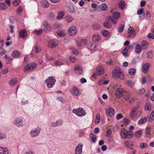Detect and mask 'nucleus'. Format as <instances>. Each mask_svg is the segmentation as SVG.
I'll return each mask as SVG.
<instances>
[{"label":"nucleus","mask_w":154,"mask_h":154,"mask_svg":"<svg viewBox=\"0 0 154 154\" xmlns=\"http://www.w3.org/2000/svg\"><path fill=\"white\" fill-rule=\"evenodd\" d=\"M116 22V21L112 20L111 16H108L106 18V21L103 23V25L106 28L109 29L112 27V24H115Z\"/></svg>","instance_id":"f257e3e1"},{"label":"nucleus","mask_w":154,"mask_h":154,"mask_svg":"<svg viewBox=\"0 0 154 154\" xmlns=\"http://www.w3.org/2000/svg\"><path fill=\"white\" fill-rule=\"evenodd\" d=\"M56 80L53 76L49 77L45 81L47 84V85L49 88H51L55 85Z\"/></svg>","instance_id":"f03ea898"},{"label":"nucleus","mask_w":154,"mask_h":154,"mask_svg":"<svg viewBox=\"0 0 154 154\" xmlns=\"http://www.w3.org/2000/svg\"><path fill=\"white\" fill-rule=\"evenodd\" d=\"M41 131V128L38 127L32 129L30 132L31 136L33 138L38 137Z\"/></svg>","instance_id":"7ed1b4c3"},{"label":"nucleus","mask_w":154,"mask_h":154,"mask_svg":"<svg viewBox=\"0 0 154 154\" xmlns=\"http://www.w3.org/2000/svg\"><path fill=\"white\" fill-rule=\"evenodd\" d=\"M24 121L23 118L19 117L15 119L14 123L17 127H20L23 126Z\"/></svg>","instance_id":"20e7f679"},{"label":"nucleus","mask_w":154,"mask_h":154,"mask_svg":"<svg viewBox=\"0 0 154 154\" xmlns=\"http://www.w3.org/2000/svg\"><path fill=\"white\" fill-rule=\"evenodd\" d=\"M59 42L57 39H53L49 42L48 46L50 48H53L57 46Z\"/></svg>","instance_id":"39448f33"},{"label":"nucleus","mask_w":154,"mask_h":154,"mask_svg":"<svg viewBox=\"0 0 154 154\" xmlns=\"http://www.w3.org/2000/svg\"><path fill=\"white\" fill-rule=\"evenodd\" d=\"M138 108L133 107L131 110L130 117L132 119H133L137 116Z\"/></svg>","instance_id":"423d86ee"},{"label":"nucleus","mask_w":154,"mask_h":154,"mask_svg":"<svg viewBox=\"0 0 154 154\" xmlns=\"http://www.w3.org/2000/svg\"><path fill=\"white\" fill-rule=\"evenodd\" d=\"M120 135L123 139H128V131L126 129L123 128L121 129L120 132Z\"/></svg>","instance_id":"0eeeda50"},{"label":"nucleus","mask_w":154,"mask_h":154,"mask_svg":"<svg viewBox=\"0 0 154 154\" xmlns=\"http://www.w3.org/2000/svg\"><path fill=\"white\" fill-rule=\"evenodd\" d=\"M36 66V64L35 63H31L30 65L28 64L27 65L25 66L24 71L28 72L30 70L35 68Z\"/></svg>","instance_id":"6e6552de"},{"label":"nucleus","mask_w":154,"mask_h":154,"mask_svg":"<svg viewBox=\"0 0 154 154\" xmlns=\"http://www.w3.org/2000/svg\"><path fill=\"white\" fill-rule=\"evenodd\" d=\"M19 36L20 37L24 38L27 36V32L25 29L20 30L19 32Z\"/></svg>","instance_id":"1a4fd4ad"},{"label":"nucleus","mask_w":154,"mask_h":154,"mask_svg":"<svg viewBox=\"0 0 154 154\" xmlns=\"http://www.w3.org/2000/svg\"><path fill=\"white\" fill-rule=\"evenodd\" d=\"M69 34L71 36L75 35L77 32L76 28L74 26H71L68 29Z\"/></svg>","instance_id":"9d476101"},{"label":"nucleus","mask_w":154,"mask_h":154,"mask_svg":"<svg viewBox=\"0 0 154 154\" xmlns=\"http://www.w3.org/2000/svg\"><path fill=\"white\" fill-rule=\"evenodd\" d=\"M124 91L121 88H118L115 92V95L118 98H120L122 96Z\"/></svg>","instance_id":"9b49d317"},{"label":"nucleus","mask_w":154,"mask_h":154,"mask_svg":"<svg viewBox=\"0 0 154 154\" xmlns=\"http://www.w3.org/2000/svg\"><path fill=\"white\" fill-rule=\"evenodd\" d=\"M112 15L111 18L112 20H114L115 21H116V24L118 22V20L120 17V14L119 12L116 11Z\"/></svg>","instance_id":"f8f14e48"},{"label":"nucleus","mask_w":154,"mask_h":154,"mask_svg":"<svg viewBox=\"0 0 154 154\" xmlns=\"http://www.w3.org/2000/svg\"><path fill=\"white\" fill-rule=\"evenodd\" d=\"M128 37H131L134 36L135 34V32L133 27L130 26L128 29Z\"/></svg>","instance_id":"ddd939ff"},{"label":"nucleus","mask_w":154,"mask_h":154,"mask_svg":"<svg viewBox=\"0 0 154 154\" xmlns=\"http://www.w3.org/2000/svg\"><path fill=\"white\" fill-rule=\"evenodd\" d=\"M106 113L107 116L112 117L114 115L115 111L112 108L109 107L106 110Z\"/></svg>","instance_id":"4468645a"},{"label":"nucleus","mask_w":154,"mask_h":154,"mask_svg":"<svg viewBox=\"0 0 154 154\" xmlns=\"http://www.w3.org/2000/svg\"><path fill=\"white\" fill-rule=\"evenodd\" d=\"M67 62L65 60H56L54 62V63L56 66H59L64 64V63L67 64Z\"/></svg>","instance_id":"2eb2a0df"},{"label":"nucleus","mask_w":154,"mask_h":154,"mask_svg":"<svg viewBox=\"0 0 154 154\" xmlns=\"http://www.w3.org/2000/svg\"><path fill=\"white\" fill-rule=\"evenodd\" d=\"M86 114L85 110L82 108H79L78 109V116L82 117Z\"/></svg>","instance_id":"dca6fc26"},{"label":"nucleus","mask_w":154,"mask_h":154,"mask_svg":"<svg viewBox=\"0 0 154 154\" xmlns=\"http://www.w3.org/2000/svg\"><path fill=\"white\" fill-rule=\"evenodd\" d=\"M45 30L46 32H49L51 30V26L49 24L48 22L47 21H45L43 24Z\"/></svg>","instance_id":"f3484780"},{"label":"nucleus","mask_w":154,"mask_h":154,"mask_svg":"<svg viewBox=\"0 0 154 154\" xmlns=\"http://www.w3.org/2000/svg\"><path fill=\"white\" fill-rule=\"evenodd\" d=\"M63 121L61 119H58L55 122H52L51 125L52 126L56 127L58 126H61L63 124Z\"/></svg>","instance_id":"a211bd4d"},{"label":"nucleus","mask_w":154,"mask_h":154,"mask_svg":"<svg viewBox=\"0 0 154 154\" xmlns=\"http://www.w3.org/2000/svg\"><path fill=\"white\" fill-rule=\"evenodd\" d=\"M12 57L15 58H19L21 55L20 52L17 50L14 51L12 54Z\"/></svg>","instance_id":"6ab92c4d"},{"label":"nucleus","mask_w":154,"mask_h":154,"mask_svg":"<svg viewBox=\"0 0 154 154\" xmlns=\"http://www.w3.org/2000/svg\"><path fill=\"white\" fill-rule=\"evenodd\" d=\"M87 43V41L85 39H82L78 42V48L80 47L82 45H85Z\"/></svg>","instance_id":"aec40b11"},{"label":"nucleus","mask_w":154,"mask_h":154,"mask_svg":"<svg viewBox=\"0 0 154 154\" xmlns=\"http://www.w3.org/2000/svg\"><path fill=\"white\" fill-rule=\"evenodd\" d=\"M140 45H141L142 48L146 49L148 47L149 45L146 41L143 40L141 44Z\"/></svg>","instance_id":"412c9836"},{"label":"nucleus","mask_w":154,"mask_h":154,"mask_svg":"<svg viewBox=\"0 0 154 154\" xmlns=\"http://www.w3.org/2000/svg\"><path fill=\"white\" fill-rule=\"evenodd\" d=\"M131 46H128L125 47L122 51V53L125 56H128V50L131 48Z\"/></svg>","instance_id":"4be33fe9"},{"label":"nucleus","mask_w":154,"mask_h":154,"mask_svg":"<svg viewBox=\"0 0 154 154\" xmlns=\"http://www.w3.org/2000/svg\"><path fill=\"white\" fill-rule=\"evenodd\" d=\"M0 154H9L8 149L0 147Z\"/></svg>","instance_id":"5701e85b"},{"label":"nucleus","mask_w":154,"mask_h":154,"mask_svg":"<svg viewBox=\"0 0 154 154\" xmlns=\"http://www.w3.org/2000/svg\"><path fill=\"white\" fill-rule=\"evenodd\" d=\"M92 39L94 42L99 41L100 40V35L98 34H94L92 37Z\"/></svg>","instance_id":"b1692460"},{"label":"nucleus","mask_w":154,"mask_h":154,"mask_svg":"<svg viewBox=\"0 0 154 154\" xmlns=\"http://www.w3.org/2000/svg\"><path fill=\"white\" fill-rule=\"evenodd\" d=\"M41 4L43 7L45 8H47L49 6V4L46 0H41Z\"/></svg>","instance_id":"393cba45"},{"label":"nucleus","mask_w":154,"mask_h":154,"mask_svg":"<svg viewBox=\"0 0 154 154\" xmlns=\"http://www.w3.org/2000/svg\"><path fill=\"white\" fill-rule=\"evenodd\" d=\"M96 72L98 75H100L103 74L104 72V71L103 67L100 66L98 67L97 69Z\"/></svg>","instance_id":"a878e982"},{"label":"nucleus","mask_w":154,"mask_h":154,"mask_svg":"<svg viewBox=\"0 0 154 154\" xmlns=\"http://www.w3.org/2000/svg\"><path fill=\"white\" fill-rule=\"evenodd\" d=\"M131 95L130 93L128 92H126L125 94L124 95V98L125 100L127 101H129L131 102V101L130 100L131 99Z\"/></svg>","instance_id":"bb28decb"},{"label":"nucleus","mask_w":154,"mask_h":154,"mask_svg":"<svg viewBox=\"0 0 154 154\" xmlns=\"http://www.w3.org/2000/svg\"><path fill=\"white\" fill-rule=\"evenodd\" d=\"M100 25L97 23H94L92 25V29L95 30H98L100 28Z\"/></svg>","instance_id":"cd10ccee"},{"label":"nucleus","mask_w":154,"mask_h":154,"mask_svg":"<svg viewBox=\"0 0 154 154\" xmlns=\"http://www.w3.org/2000/svg\"><path fill=\"white\" fill-rule=\"evenodd\" d=\"M142 131L141 130H139L138 131H136L134 134V136L138 138L142 136Z\"/></svg>","instance_id":"c85d7f7f"},{"label":"nucleus","mask_w":154,"mask_h":154,"mask_svg":"<svg viewBox=\"0 0 154 154\" xmlns=\"http://www.w3.org/2000/svg\"><path fill=\"white\" fill-rule=\"evenodd\" d=\"M66 9L69 12L71 13H74L75 11L73 6L72 5H70L67 6Z\"/></svg>","instance_id":"c756f323"},{"label":"nucleus","mask_w":154,"mask_h":154,"mask_svg":"<svg viewBox=\"0 0 154 154\" xmlns=\"http://www.w3.org/2000/svg\"><path fill=\"white\" fill-rule=\"evenodd\" d=\"M125 6V3L124 1H121L118 4V6L120 9L123 10Z\"/></svg>","instance_id":"7c9ffc66"},{"label":"nucleus","mask_w":154,"mask_h":154,"mask_svg":"<svg viewBox=\"0 0 154 154\" xmlns=\"http://www.w3.org/2000/svg\"><path fill=\"white\" fill-rule=\"evenodd\" d=\"M142 48L141 45L140 44H138L136 45L135 48V51L137 53H140L142 50Z\"/></svg>","instance_id":"2f4dec72"},{"label":"nucleus","mask_w":154,"mask_h":154,"mask_svg":"<svg viewBox=\"0 0 154 154\" xmlns=\"http://www.w3.org/2000/svg\"><path fill=\"white\" fill-rule=\"evenodd\" d=\"M96 45L93 43H90L87 46L88 48L90 50H94L96 47Z\"/></svg>","instance_id":"473e14b6"},{"label":"nucleus","mask_w":154,"mask_h":154,"mask_svg":"<svg viewBox=\"0 0 154 154\" xmlns=\"http://www.w3.org/2000/svg\"><path fill=\"white\" fill-rule=\"evenodd\" d=\"M90 137L93 143H94L96 142L97 137L95 134L93 133H91L90 134Z\"/></svg>","instance_id":"72a5a7b5"},{"label":"nucleus","mask_w":154,"mask_h":154,"mask_svg":"<svg viewBox=\"0 0 154 154\" xmlns=\"http://www.w3.org/2000/svg\"><path fill=\"white\" fill-rule=\"evenodd\" d=\"M65 20L67 23L71 22L73 20V18L69 16H67L64 18Z\"/></svg>","instance_id":"f704fd0d"},{"label":"nucleus","mask_w":154,"mask_h":154,"mask_svg":"<svg viewBox=\"0 0 154 154\" xmlns=\"http://www.w3.org/2000/svg\"><path fill=\"white\" fill-rule=\"evenodd\" d=\"M147 118L146 117H143L140 119L138 121V124L139 125H142L147 121Z\"/></svg>","instance_id":"c9c22d12"},{"label":"nucleus","mask_w":154,"mask_h":154,"mask_svg":"<svg viewBox=\"0 0 154 154\" xmlns=\"http://www.w3.org/2000/svg\"><path fill=\"white\" fill-rule=\"evenodd\" d=\"M149 63H146L142 67V70L144 73H146L145 71H146L148 70L149 68Z\"/></svg>","instance_id":"e433bc0d"},{"label":"nucleus","mask_w":154,"mask_h":154,"mask_svg":"<svg viewBox=\"0 0 154 154\" xmlns=\"http://www.w3.org/2000/svg\"><path fill=\"white\" fill-rule=\"evenodd\" d=\"M83 145L81 144H79L78 145V154H81L82 153V148Z\"/></svg>","instance_id":"4c0bfd02"},{"label":"nucleus","mask_w":154,"mask_h":154,"mask_svg":"<svg viewBox=\"0 0 154 154\" xmlns=\"http://www.w3.org/2000/svg\"><path fill=\"white\" fill-rule=\"evenodd\" d=\"M17 80L16 79L14 78L11 79L9 82V84L11 86H13L17 83Z\"/></svg>","instance_id":"58836bf2"},{"label":"nucleus","mask_w":154,"mask_h":154,"mask_svg":"<svg viewBox=\"0 0 154 154\" xmlns=\"http://www.w3.org/2000/svg\"><path fill=\"white\" fill-rule=\"evenodd\" d=\"M151 108V104L149 103H146L144 105V109L146 110L150 111Z\"/></svg>","instance_id":"ea45409f"},{"label":"nucleus","mask_w":154,"mask_h":154,"mask_svg":"<svg viewBox=\"0 0 154 154\" xmlns=\"http://www.w3.org/2000/svg\"><path fill=\"white\" fill-rule=\"evenodd\" d=\"M57 35L60 37H63L65 35V33L64 30H58L57 31Z\"/></svg>","instance_id":"a19ab883"},{"label":"nucleus","mask_w":154,"mask_h":154,"mask_svg":"<svg viewBox=\"0 0 154 154\" xmlns=\"http://www.w3.org/2000/svg\"><path fill=\"white\" fill-rule=\"evenodd\" d=\"M7 6L3 2L0 3V10L5 11L7 9Z\"/></svg>","instance_id":"79ce46f5"},{"label":"nucleus","mask_w":154,"mask_h":154,"mask_svg":"<svg viewBox=\"0 0 154 154\" xmlns=\"http://www.w3.org/2000/svg\"><path fill=\"white\" fill-rule=\"evenodd\" d=\"M77 88L75 86H74L71 90V93L77 96Z\"/></svg>","instance_id":"37998d69"},{"label":"nucleus","mask_w":154,"mask_h":154,"mask_svg":"<svg viewBox=\"0 0 154 154\" xmlns=\"http://www.w3.org/2000/svg\"><path fill=\"white\" fill-rule=\"evenodd\" d=\"M125 25L124 24L120 25L119 27L117 28L118 31L119 32H123L124 29L125 28Z\"/></svg>","instance_id":"c03bdc74"},{"label":"nucleus","mask_w":154,"mask_h":154,"mask_svg":"<svg viewBox=\"0 0 154 154\" xmlns=\"http://www.w3.org/2000/svg\"><path fill=\"white\" fill-rule=\"evenodd\" d=\"M125 145L126 147L128 148L132 147L133 145L132 143L128 141L125 142Z\"/></svg>","instance_id":"a18cd8bd"},{"label":"nucleus","mask_w":154,"mask_h":154,"mask_svg":"<svg viewBox=\"0 0 154 154\" xmlns=\"http://www.w3.org/2000/svg\"><path fill=\"white\" fill-rule=\"evenodd\" d=\"M150 128L149 127H147L146 129V136L148 138H150L151 137L150 134Z\"/></svg>","instance_id":"49530a36"},{"label":"nucleus","mask_w":154,"mask_h":154,"mask_svg":"<svg viewBox=\"0 0 154 154\" xmlns=\"http://www.w3.org/2000/svg\"><path fill=\"white\" fill-rule=\"evenodd\" d=\"M64 12L63 11L60 12L58 13V16L57 17V19H61L63 16Z\"/></svg>","instance_id":"de8ad7c7"},{"label":"nucleus","mask_w":154,"mask_h":154,"mask_svg":"<svg viewBox=\"0 0 154 154\" xmlns=\"http://www.w3.org/2000/svg\"><path fill=\"white\" fill-rule=\"evenodd\" d=\"M83 73V69L82 66L78 65V74L81 75Z\"/></svg>","instance_id":"09e8293b"},{"label":"nucleus","mask_w":154,"mask_h":154,"mask_svg":"<svg viewBox=\"0 0 154 154\" xmlns=\"http://www.w3.org/2000/svg\"><path fill=\"white\" fill-rule=\"evenodd\" d=\"M149 119V120L148 121V122H150V120H154V111H153L151 113Z\"/></svg>","instance_id":"8fccbe9b"},{"label":"nucleus","mask_w":154,"mask_h":154,"mask_svg":"<svg viewBox=\"0 0 154 154\" xmlns=\"http://www.w3.org/2000/svg\"><path fill=\"white\" fill-rule=\"evenodd\" d=\"M148 146V144L146 143H142L140 144L139 147L140 149H143L146 148Z\"/></svg>","instance_id":"3c124183"},{"label":"nucleus","mask_w":154,"mask_h":154,"mask_svg":"<svg viewBox=\"0 0 154 154\" xmlns=\"http://www.w3.org/2000/svg\"><path fill=\"white\" fill-rule=\"evenodd\" d=\"M136 72L135 69L134 68L130 69L129 70V73L131 75H134Z\"/></svg>","instance_id":"603ef678"},{"label":"nucleus","mask_w":154,"mask_h":154,"mask_svg":"<svg viewBox=\"0 0 154 154\" xmlns=\"http://www.w3.org/2000/svg\"><path fill=\"white\" fill-rule=\"evenodd\" d=\"M100 8L102 10L105 11L107 8V5L105 4H102L100 6Z\"/></svg>","instance_id":"864d4df0"},{"label":"nucleus","mask_w":154,"mask_h":154,"mask_svg":"<svg viewBox=\"0 0 154 154\" xmlns=\"http://www.w3.org/2000/svg\"><path fill=\"white\" fill-rule=\"evenodd\" d=\"M103 35L106 37H108L109 35V33L106 30H103Z\"/></svg>","instance_id":"5fc2aeb1"},{"label":"nucleus","mask_w":154,"mask_h":154,"mask_svg":"<svg viewBox=\"0 0 154 154\" xmlns=\"http://www.w3.org/2000/svg\"><path fill=\"white\" fill-rule=\"evenodd\" d=\"M112 74V76L114 79H117L118 78L119 74L116 73L115 71H113Z\"/></svg>","instance_id":"6e6d98bb"},{"label":"nucleus","mask_w":154,"mask_h":154,"mask_svg":"<svg viewBox=\"0 0 154 154\" xmlns=\"http://www.w3.org/2000/svg\"><path fill=\"white\" fill-rule=\"evenodd\" d=\"M147 58H151L152 57V51H149L147 53Z\"/></svg>","instance_id":"4d7b16f0"},{"label":"nucleus","mask_w":154,"mask_h":154,"mask_svg":"<svg viewBox=\"0 0 154 154\" xmlns=\"http://www.w3.org/2000/svg\"><path fill=\"white\" fill-rule=\"evenodd\" d=\"M20 2V0H15L13 2V5L14 6H17Z\"/></svg>","instance_id":"13d9d810"},{"label":"nucleus","mask_w":154,"mask_h":154,"mask_svg":"<svg viewBox=\"0 0 154 154\" xmlns=\"http://www.w3.org/2000/svg\"><path fill=\"white\" fill-rule=\"evenodd\" d=\"M23 11V9L21 6H19L16 10L17 13V14H20L22 13Z\"/></svg>","instance_id":"bf43d9fd"},{"label":"nucleus","mask_w":154,"mask_h":154,"mask_svg":"<svg viewBox=\"0 0 154 154\" xmlns=\"http://www.w3.org/2000/svg\"><path fill=\"white\" fill-rule=\"evenodd\" d=\"M127 84L129 86L131 87H133L134 85V83L132 81L130 80L127 81Z\"/></svg>","instance_id":"052dcab7"},{"label":"nucleus","mask_w":154,"mask_h":154,"mask_svg":"<svg viewBox=\"0 0 154 154\" xmlns=\"http://www.w3.org/2000/svg\"><path fill=\"white\" fill-rule=\"evenodd\" d=\"M128 139H130L134 135V134L132 133V132L131 130H130L128 132Z\"/></svg>","instance_id":"680f3d73"},{"label":"nucleus","mask_w":154,"mask_h":154,"mask_svg":"<svg viewBox=\"0 0 154 154\" xmlns=\"http://www.w3.org/2000/svg\"><path fill=\"white\" fill-rule=\"evenodd\" d=\"M6 137V135L5 134L3 133H0V140H2L5 139Z\"/></svg>","instance_id":"e2e57ef3"},{"label":"nucleus","mask_w":154,"mask_h":154,"mask_svg":"<svg viewBox=\"0 0 154 154\" xmlns=\"http://www.w3.org/2000/svg\"><path fill=\"white\" fill-rule=\"evenodd\" d=\"M118 78L121 80H123L124 78V74L122 72L119 74Z\"/></svg>","instance_id":"0e129e2a"},{"label":"nucleus","mask_w":154,"mask_h":154,"mask_svg":"<svg viewBox=\"0 0 154 154\" xmlns=\"http://www.w3.org/2000/svg\"><path fill=\"white\" fill-rule=\"evenodd\" d=\"M123 118L122 114L121 113L118 114L116 116V119L117 120H119Z\"/></svg>","instance_id":"69168bd1"},{"label":"nucleus","mask_w":154,"mask_h":154,"mask_svg":"<svg viewBox=\"0 0 154 154\" xmlns=\"http://www.w3.org/2000/svg\"><path fill=\"white\" fill-rule=\"evenodd\" d=\"M114 71H115L116 72L119 74L121 73L122 72V70H120V69L118 67H117L116 68H115Z\"/></svg>","instance_id":"338daca9"},{"label":"nucleus","mask_w":154,"mask_h":154,"mask_svg":"<svg viewBox=\"0 0 154 154\" xmlns=\"http://www.w3.org/2000/svg\"><path fill=\"white\" fill-rule=\"evenodd\" d=\"M147 37L149 38L153 39L154 38V35L153 33H149L147 35Z\"/></svg>","instance_id":"774afa93"}]
</instances>
